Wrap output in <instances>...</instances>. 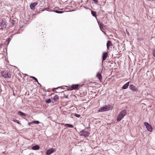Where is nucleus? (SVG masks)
Instances as JSON below:
<instances>
[{
  "label": "nucleus",
  "instance_id": "obj_1",
  "mask_svg": "<svg viewBox=\"0 0 155 155\" xmlns=\"http://www.w3.org/2000/svg\"><path fill=\"white\" fill-rule=\"evenodd\" d=\"M127 112L126 110L124 109L122 110L118 115L117 121L118 122L120 121L125 116Z\"/></svg>",
  "mask_w": 155,
  "mask_h": 155
},
{
  "label": "nucleus",
  "instance_id": "obj_2",
  "mask_svg": "<svg viewBox=\"0 0 155 155\" xmlns=\"http://www.w3.org/2000/svg\"><path fill=\"white\" fill-rule=\"evenodd\" d=\"M112 109V107L110 105H106L101 107L98 110V112H103L107 110H109Z\"/></svg>",
  "mask_w": 155,
  "mask_h": 155
},
{
  "label": "nucleus",
  "instance_id": "obj_3",
  "mask_svg": "<svg viewBox=\"0 0 155 155\" xmlns=\"http://www.w3.org/2000/svg\"><path fill=\"white\" fill-rule=\"evenodd\" d=\"M7 25V21L4 18L0 19V26L2 29L5 28Z\"/></svg>",
  "mask_w": 155,
  "mask_h": 155
},
{
  "label": "nucleus",
  "instance_id": "obj_4",
  "mask_svg": "<svg viewBox=\"0 0 155 155\" xmlns=\"http://www.w3.org/2000/svg\"><path fill=\"white\" fill-rule=\"evenodd\" d=\"M90 134V133L89 132L85 131L84 130H82L79 133L80 136H84L85 137H88Z\"/></svg>",
  "mask_w": 155,
  "mask_h": 155
},
{
  "label": "nucleus",
  "instance_id": "obj_5",
  "mask_svg": "<svg viewBox=\"0 0 155 155\" xmlns=\"http://www.w3.org/2000/svg\"><path fill=\"white\" fill-rule=\"evenodd\" d=\"M2 76L5 78H10L11 77V74L10 73L6 71H4L2 73Z\"/></svg>",
  "mask_w": 155,
  "mask_h": 155
},
{
  "label": "nucleus",
  "instance_id": "obj_6",
  "mask_svg": "<svg viewBox=\"0 0 155 155\" xmlns=\"http://www.w3.org/2000/svg\"><path fill=\"white\" fill-rule=\"evenodd\" d=\"M129 87L133 91L137 92L139 91L138 88L133 84L130 85Z\"/></svg>",
  "mask_w": 155,
  "mask_h": 155
},
{
  "label": "nucleus",
  "instance_id": "obj_7",
  "mask_svg": "<svg viewBox=\"0 0 155 155\" xmlns=\"http://www.w3.org/2000/svg\"><path fill=\"white\" fill-rule=\"evenodd\" d=\"M144 124L148 131L150 132L152 131V128L149 123L145 122L144 123Z\"/></svg>",
  "mask_w": 155,
  "mask_h": 155
},
{
  "label": "nucleus",
  "instance_id": "obj_8",
  "mask_svg": "<svg viewBox=\"0 0 155 155\" xmlns=\"http://www.w3.org/2000/svg\"><path fill=\"white\" fill-rule=\"evenodd\" d=\"M56 151V149L54 148H51L47 150L46 154L47 155H49L52 153Z\"/></svg>",
  "mask_w": 155,
  "mask_h": 155
},
{
  "label": "nucleus",
  "instance_id": "obj_9",
  "mask_svg": "<svg viewBox=\"0 0 155 155\" xmlns=\"http://www.w3.org/2000/svg\"><path fill=\"white\" fill-rule=\"evenodd\" d=\"M96 77L100 81H101L102 79V77L101 74L100 73L98 72L96 75Z\"/></svg>",
  "mask_w": 155,
  "mask_h": 155
},
{
  "label": "nucleus",
  "instance_id": "obj_10",
  "mask_svg": "<svg viewBox=\"0 0 155 155\" xmlns=\"http://www.w3.org/2000/svg\"><path fill=\"white\" fill-rule=\"evenodd\" d=\"M98 24L99 25L101 31L102 29L104 30L106 28V26L103 23H99L98 22Z\"/></svg>",
  "mask_w": 155,
  "mask_h": 155
},
{
  "label": "nucleus",
  "instance_id": "obj_11",
  "mask_svg": "<svg viewBox=\"0 0 155 155\" xmlns=\"http://www.w3.org/2000/svg\"><path fill=\"white\" fill-rule=\"evenodd\" d=\"M108 56V54L107 52H104L103 53L102 58V61L105 60Z\"/></svg>",
  "mask_w": 155,
  "mask_h": 155
},
{
  "label": "nucleus",
  "instance_id": "obj_12",
  "mask_svg": "<svg viewBox=\"0 0 155 155\" xmlns=\"http://www.w3.org/2000/svg\"><path fill=\"white\" fill-rule=\"evenodd\" d=\"M79 86V85L78 84L75 85L73 84L71 86V87L72 90L74 89L78 90Z\"/></svg>",
  "mask_w": 155,
  "mask_h": 155
},
{
  "label": "nucleus",
  "instance_id": "obj_13",
  "mask_svg": "<svg viewBox=\"0 0 155 155\" xmlns=\"http://www.w3.org/2000/svg\"><path fill=\"white\" fill-rule=\"evenodd\" d=\"M38 4L37 2H34L30 5V7L31 9H34V8Z\"/></svg>",
  "mask_w": 155,
  "mask_h": 155
},
{
  "label": "nucleus",
  "instance_id": "obj_14",
  "mask_svg": "<svg viewBox=\"0 0 155 155\" xmlns=\"http://www.w3.org/2000/svg\"><path fill=\"white\" fill-rule=\"evenodd\" d=\"M112 46V44L110 41H108L107 44V49H108L109 48L110 46Z\"/></svg>",
  "mask_w": 155,
  "mask_h": 155
},
{
  "label": "nucleus",
  "instance_id": "obj_15",
  "mask_svg": "<svg viewBox=\"0 0 155 155\" xmlns=\"http://www.w3.org/2000/svg\"><path fill=\"white\" fill-rule=\"evenodd\" d=\"M129 84V82H128L126 84H124L122 87V89H127L128 87Z\"/></svg>",
  "mask_w": 155,
  "mask_h": 155
},
{
  "label": "nucleus",
  "instance_id": "obj_16",
  "mask_svg": "<svg viewBox=\"0 0 155 155\" xmlns=\"http://www.w3.org/2000/svg\"><path fill=\"white\" fill-rule=\"evenodd\" d=\"M40 123V122L37 120H35L33 121L32 122H29L28 123V124L29 125H31L32 124H38Z\"/></svg>",
  "mask_w": 155,
  "mask_h": 155
},
{
  "label": "nucleus",
  "instance_id": "obj_17",
  "mask_svg": "<svg viewBox=\"0 0 155 155\" xmlns=\"http://www.w3.org/2000/svg\"><path fill=\"white\" fill-rule=\"evenodd\" d=\"M18 114L22 117H26V114L21 111L18 112Z\"/></svg>",
  "mask_w": 155,
  "mask_h": 155
},
{
  "label": "nucleus",
  "instance_id": "obj_18",
  "mask_svg": "<svg viewBox=\"0 0 155 155\" xmlns=\"http://www.w3.org/2000/svg\"><path fill=\"white\" fill-rule=\"evenodd\" d=\"M59 97L57 95H55L54 97L53 98L55 102H58L59 100Z\"/></svg>",
  "mask_w": 155,
  "mask_h": 155
},
{
  "label": "nucleus",
  "instance_id": "obj_19",
  "mask_svg": "<svg viewBox=\"0 0 155 155\" xmlns=\"http://www.w3.org/2000/svg\"><path fill=\"white\" fill-rule=\"evenodd\" d=\"M39 148L40 147L38 145L33 146L31 148V149L33 150H38Z\"/></svg>",
  "mask_w": 155,
  "mask_h": 155
},
{
  "label": "nucleus",
  "instance_id": "obj_20",
  "mask_svg": "<svg viewBox=\"0 0 155 155\" xmlns=\"http://www.w3.org/2000/svg\"><path fill=\"white\" fill-rule=\"evenodd\" d=\"M91 12L92 15L94 17H95L96 18H97L96 12L95 11H93L92 10H91Z\"/></svg>",
  "mask_w": 155,
  "mask_h": 155
},
{
  "label": "nucleus",
  "instance_id": "obj_21",
  "mask_svg": "<svg viewBox=\"0 0 155 155\" xmlns=\"http://www.w3.org/2000/svg\"><path fill=\"white\" fill-rule=\"evenodd\" d=\"M65 126H68V127L72 128L74 127L71 124H65Z\"/></svg>",
  "mask_w": 155,
  "mask_h": 155
},
{
  "label": "nucleus",
  "instance_id": "obj_22",
  "mask_svg": "<svg viewBox=\"0 0 155 155\" xmlns=\"http://www.w3.org/2000/svg\"><path fill=\"white\" fill-rule=\"evenodd\" d=\"M10 22L12 25H14L16 23L15 21L14 20H11Z\"/></svg>",
  "mask_w": 155,
  "mask_h": 155
},
{
  "label": "nucleus",
  "instance_id": "obj_23",
  "mask_svg": "<svg viewBox=\"0 0 155 155\" xmlns=\"http://www.w3.org/2000/svg\"><path fill=\"white\" fill-rule=\"evenodd\" d=\"M51 102V99L50 98L45 100V102L47 104H49Z\"/></svg>",
  "mask_w": 155,
  "mask_h": 155
},
{
  "label": "nucleus",
  "instance_id": "obj_24",
  "mask_svg": "<svg viewBox=\"0 0 155 155\" xmlns=\"http://www.w3.org/2000/svg\"><path fill=\"white\" fill-rule=\"evenodd\" d=\"M54 12L57 13H60V14H61V13H62L63 12V11H59L58 10H54Z\"/></svg>",
  "mask_w": 155,
  "mask_h": 155
},
{
  "label": "nucleus",
  "instance_id": "obj_25",
  "mask_svg": "<svg viewBox=\"0 0 155 155\" xmlns=\"http://www.w3.org/2000/svg\"><path fill=\"white\" fill-rule=\"evenodd\" d=\"M30 78L33 79L35 81H36L37 82H38V80L34 76H30Z\"/></svg>",
  "mask_w": 155,
  "mask_h": 155
},
{
  "label": "nucleus",
  "instance_id": "obj_26",
  "mask_svg": "<svg viewBox=\"0 0 155 155\" xmlns=\"http://www.w3.org/2000/svg\"><path fill=\"white\" fill-rule=\"evenodd\" d=\"M13 121L17 123L20 124H21V123H20V121L19 120H18L17 119H15L13 120Z\"/></svg>",
  "mask_w": 155,
  "mask_h": 155
},
{
  "label": "nucleus",
  "instance_id": "obj_27",
  "mask_svg": "<svg viewBox=\"0 0 155 155\" xmlns=\"http://www.w3.org/2000/svg\"><path fill=\"white\" fill-rule=\"evenodd\" d=\"M74 115L75 117H78V118L80 117L81 116V115L80 114H76V113L74 114Z\"/></svg>",
  "mask_w": 155,
  "mask_h": 155
},
{
  "label": "nucleus",
  "instance_id": "obj_28",
  "mask_svg": "<svg viewBox=\"0 0 155 155\" xmlns=\"http://www.w3.org/2000/svg\"><path fill=\"white\" fill-rule=\"evenodd\" d=\"M152 54L153 56L155 57V49H153V51Z\"/></svg>",
  "mask_w": 155,
  "mask_h": 155
},
{
  "label": "nucleus",
  "instance_id": "obj_29",
  "mask_svg": "<svg viewBox=\"0 0 155 155\" xmlns=\"http://www.w3.org/2000/svg\"><path fill=\"white\" fill-rule=\"evenodd\" d=\"M67 90L68 91H69V90H72V89L71 88V86L69 88H68L67 89Z\"/></svg>",
  "mask_w": 155,
  "mask_h": 155
},
{
  "label": "nucleus",
  "instance_id": "obj_30",
  "mask_svg": "<svg viewBox=\"0 0 155 155\" xmlns=\"http://www.w3.org/2000/svg\"><path fill=\"white\" fill-rule=\"evenodd\" d=\"M49 9V8H46L45 9L47 11H52L51 10V9H50V10H48V9Z\"/></svg>",
  "mask_w": 155,
  "mask_h": 155
},
{
  "label": "nucleus",
  "instance_id": "obj_31",
  "mask_svg": "<svg viewBox=\"0 0 155 155\" xmlns=\"http://www.w3.org/2000/svg\"><path fill=\"white\" fill-rule=\"evenodd\" d=\"M126 32L127 34L129 36V32L128 31H127V30H126Z\"/></svg>",
  "mask_w": 155,
  "mask_h": 155
},
{
  "label": "nucleus",
  "instance_id": "obj_32",
  "mask_svg": "<svg viewBox=\"0 0 155 155\" xmlns=\"http://www.w3.org/2000/svg\"><path fill=\"white\" fill-rule=\"evenodd\" d=\"M10 40H11L10 39V38L8 39V44H9Z\"/></svg>",
  "mask_w": 155,
  "mask_h": 155
},
{
  "label": "nucleus",
  "instance_id": "obj_33",
  "mask_svg": "<svg viewBox=\"0 0 155 155\" xmlns=\"http://www.w3.org/2000/svg\"><path fill=\"white\" fill-rule=\"evenodd\" d=\"M65 98H68V95H65L64 96Z\"/></svg>",
  "mask_w": 155,
  "mask_h": 155
},
{
  "label": "nucleus",
  "instance_id": "obj_34",
  "mask_svg": "<svg viewBox=\"0 0 155 155\" xmlns=\"http://www.w3.org/2000/svg\"><path fill=\"white\" fill-rule=\"evenodd\" d=\"M60 87H57L54 88L55 89H58V88H59Z\"/></svg>",
  "mask_w": 155,
  "mask_h": 155
},
{
  "label": "nucleus",
  "instance_id": "obj_35",
  "mask_svg": "<svg viewBox=\"0 0 155 155\" xmlns=\"http://www.w3.org/2000/svg\"><path fill=\"white\" fill-rule=\"evenodd\" d=\"M55 89L54 88H53L52 89V91H54V90H55Z\"/></svg>",
  "mask_w": 155,
  "mask_h": 155
},
{
  "label": "nucleus",
  "instance_id": "obj_36",
  "mask_svg": "<svg viewBox=\"0 0 155 155\" xmlns=\"http://www.w3.org/2000/svg\"><path fill=\"white\" fill-rule=\"evenodd\" d=\"M45 11V10L42 9L40 11Z\"/></svg>",
  "mask_w": 155,
  "mask_h": 155
},
{
  "label": "nucleus",
  "instance_id": "obj_37",
  "mask_svg": "<svg viewBox=\"0 0 155 155\" xmlns=\"http://www.w3.org/2000/svg\"><path fill=\"white\" fill-rule=\"evenodd\" d=\"M37 83H38V84H39V85H41V84H40V83H39L38 82H37Z\"/></svg>",
  "mask_w": 155,
  "mask_h": 155
}]
</instances>
